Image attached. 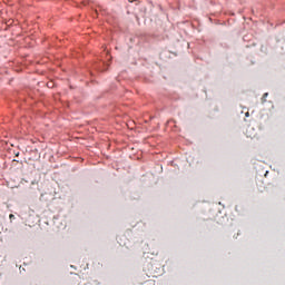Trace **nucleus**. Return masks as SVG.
<instances>
[{
    "label": "nucleus",
    "instance_id": "nucleus-1",
    "mask_svg": "<svg viewBox=\"0 0 285 285\" xmlns=\"http://www.w3.org/2000/svg\"><path fill=\"white\" fill-rule=\"evenodd\" d=\"M266 97H268V92L264 94L263 97H262V102H266Z\"/></svg>",
    "mask_w": 285,
    "mask_h": 285
},
{
    "label": "nucleus",
    "instance_id": "nucleus-2",
    "mask_svg": "<svg viewBox=\"0 0 285 285\" xmlns=\"http://www.w3.org/2000/svg\"><path fill=\"white\" fill-rule=\"evenodd\" d=\"M9 219H14V214H10Z\"/></svg>",
    "mask_w": 285,
    "mask_h": 285
},
{
    "label": "nucleus",
    "instance_id": "nucleus-3",
    "mask_svg": "<svg viewBox=\"0 0 285 285\" xmlns=\"http://www.w3.org/2000/svg\"><path fill=\"white\" fill-rule=\"evenodd\" d=\"M132 1H135V0H129V3H132Z\"/></svg>",
    "mask_w": 285,
    "mask_h": 285
}]
</instances>
